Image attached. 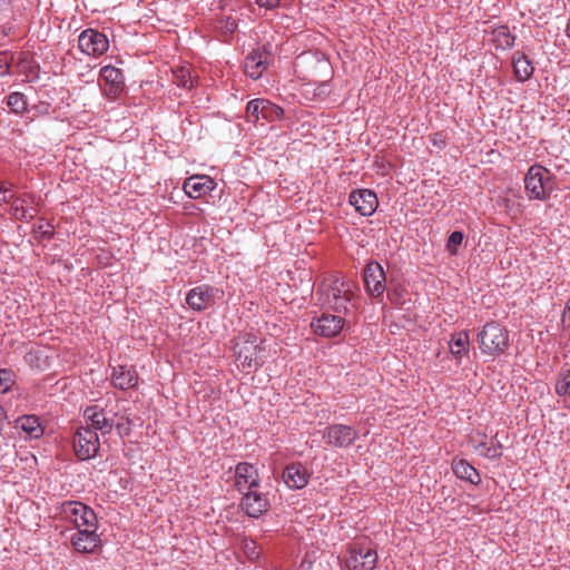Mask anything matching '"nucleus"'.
<instances>
[{
    "mask_svg": "<svg viewBox=\"0 0 570 570\" xmlns=\"http://www.w3.org/2000/svg\"><path fill=\"white\" fill-rule=\"evenodd\" d=\"M317 294L322 304L337 314L347 315L357 304V286L343 277L324 279L317 287Z\"/></svg>",
    "mask_w": 570,
    "mask_h": 570,
    "instance_id": "f257e3e1",
    "label": "nucleus"
},
{
    "mask_svg": "<svg viewBox=\"0 0 570 570\" xmlns=\"http://www.w3.org/2000/svg\"><path fill=\"white\" fill-rule=\"evenodd\" d=\"M476 341L482 354L492 358L503 355L510 347V334L497 321L485 323L478 332Z\"/></svg>",
    "mask_w": 570,
    "mask_h": 570,
    "instance_id": "f03ea898",
    "label": "nucleus"
},
{
    "mask_svg": "<svg viewBox=\"0 0 570 570\" xmlns=\"http://www.w3.org/2000/svg\"><path fill=\"white\" fill-rule=\"evenodd\" d=\"M233 352L237 361L247 372L258 370L263 364V341L252 332L240 333L233 341Z\"/></svg>",
    "mask_w": 570,
    "mask_h": 570,
    "instance_id": "7ed1b4c3",
    "label": "nucleus"
},
{
    "mask_svg": "<svg viewBox=\"0 0 570 570\" xmlns=\"http://www.w3.org/2000/svg\"><path fill=\"white\" fill-rule=\"evenodd\" d=\"M554 175L540 164L532 165L524 175V191L530 200H548L554 191Z\"/></svg>",
    "mask_w": 570,
    "mask_h": 570,
    "instance_id": "20e7f679",
    "label": "nucleus"
},
{
    "mask_svg": "<svg viewBox=\"0 0 570 570\" xmlns=\"http://www.w3.org/2000/svg\"><path fill=\"white\" fill-rule=\"evenodd\" d=\"M377 552L368 543L353 542L348 544L344 556L346 570H374Z\"/></svg>",
    "mask_w": 570,
    "mask_h": 570,
    "instance_id": "39448f33",
    "label": "nucleus"
},
{
    "mask_svg": "<svg viewBox=\"0 0 570 570\" xmlns=\"http://www.w3.org/2000/svg\"><path fill=\"white\" fill-rule=\"evenodd\" d=\"M58 509L61 518L72 523L77 530L98 523L95 511L80 501H65Z\"/></svg>",
    "mask_w": 570,
    "mask_h": 570,
    "instance_id": "423d86ee",
    "label": "nucleus"
},
{
    "mask_svg": "<svg viewBox=\"0 0 570 570\" xmlns=\"http://www.w3.org/2000/svg\"><path fill=\"white\" fill-rule=\"evenodd\" d=\"M118 416V411L112 407H100L99 405H90L83 412V417L95 432L100 431L102 435L109 434L114 429V419Z\"/></svg>",
    "mask_w": 570,
    "mask_h": 570,
    "instance_id": "0eeeda50",
    "label": "nucleus"
},
{
    "mask_svg": "<svg viewBox=\"0 0 570 570\" xmlns=\"http://www.w3.org/2000/svg\"><path fill=\"white\" fill-rule=\"evenodd\" d=\"M323 439L328 446L346 449L358 439V432L351 425L334 423L324 429Z\"/></svg>",
    "mask_w": 570,
    "mask_h": 570,
    "instance_id": "6e6552de",
    "label": "nucleus"
},
{
    "mask_svg": "<svg viewBox=\"0 0 570 570\" xmlns=\"http://www.w3.org/2000/svg\"><path fill=\"white\" fill-rule=\"evenodd\" d=\"M100 448L97 432L91 428H79L73 435V450L79 460H89L96 456Z\"/></svg>",
    "mask_w": 570,
    "mask_h": 570,
    "instance_id": "1a4fd4ad",
    "label": "nucleus"
},
{
    "mask_svg": "<svg viewBox=\"0 0 570 570\" xmlns=\"http://www.w3.org/2000/svg\"><path fill=\"white\" fill-rule=\"evenodd\" d=\"M363 282L366 293L373 298H382L386 291V275L382 265L368 262L363 269Z\"/></svg>",
    "mask_w": 570,
    "mask_h": 570,
    "instance_id": "9d476101",
    "label": "nucleus"
},
{
    "mask_svg": "<svg viewBox=\"0 0 570 570\" xmlns=\"http://www.w3.org/2000/svg\"><path fill=\"white\" fill-rule=\"evenodd\" d=\"M78 47L87 56L100 57L108 50L109 40L105 33L88 28L79 35Z\"/></svg>",
    "mask_w": 570,
    "mask_h": 570,
    "instance_id": "9b49d317",
    "label": "nucleus"
},
{
    "mask_svg": "<svg viewBox=\"0 0 570 570\" xmlns=\"http://www.w3.org/2000/svg\"><path fill=\"white\" fill-rule=\"evenodd\" d=\"M273 61V55L265 46L253 49L245 58V73L254 80L262 77L263 72Z\"/></svg>",
    "mask_w": 570,
    "mask_h": 570,
    "instance_id": "f8f14e48",
    "label": "nucleus"
},
{
    "mask_svg": "<svg viewBox=\"0 0 570 570\" xmlns=\"http://www.w3.org/2000/svg\"><path fill=\"white\" fill-rule=\"evenodd\" d=\"M240 500L242 510L250 518H259L269 509V500L267 495L259 492L258 489L247 490L242 492Z\"/></svg>",
    "mask_w": 570,
    "mask_h": 570,
    "instance_id": "ddd939ff",
    "label": "nucleus"
},
{
    "mask_svg": "<svg viewBox=\"0 0 570 570\" xmlns=\"http://www.w3.org/2000/svg\"><path fill=\"white\" fill-rule=\"evenodd\" d=\"M261 478L256 466L248 462H239L235 468V488L238 492L258 489Z\"/></svg>",
    "mask_w": 570,
    "mask_h": 570,
    "instance_id": "4468645a",
    "label": "nucleus"
},
{
    "mask_svg": "<svg viewBox=\"0 0 570 570\" xmlns=\"http://www.w3.org/2000/svg\"><path fill=\"white\" fill-rule=\"evenodd\" d=\"M345 320L341 315L323 313L311 322V328L316 335L334 337L341 333Z\"/></svg>",
    "mask_w": 570,
    "mask_h": 570,
    "instance_id": "2eb2a0df",
    "label": "nucleus"
},
{
    "mask_svg": "<svg viewBox=\"0 0 570 570\" xmlns=\"http://www.w3.org/2000/svg\"><path fill=\"white\" fill-rule=\"evenodd\" d=\"M98 523L94 527H86L77 530L71 535V544L77 552L90 553L100 546V538L97 534Z\"/></svg>",
    "mask_w": 570,
    "mask_h": 570,
    "instance_id": "dca6fc26",
    "label": "nucleus"
},
{
    "mask_svg": "<svg viewBox=\"0 0 570 570\" xmlns=\"http://www.w3.org/2000/svg\"><path fill=\"white\" fill-rule=\"evenodd\" d=\"M216 186L217 184L212 177L194 175L185 179L183 189L188 197L197 199L209 195Z\"/></svg>",
    "mask_w": 570,
    "mask_h": 570,
    "instance_id": "f3484780",
    "label": "nucleus"
},
{
    "mask_svg": "<svg viewBox=\"0 0 570 570\" xmlns=\"http://www.w3.org/2000/svg\"><path fill=\"white\" fill-rule=\"evenodd\" d=\"M350 204L362 216H371L379 206L376 194L371 189H356L350 194Z\"/></svg>",
    "mask_w": 570,
    "mask_h": 570,
    "instance_id": "a211bd4d",
    "label": "nucleus"
},
{
    "mask_svg": "<svg viewBox=\"0 0 570 570\" xmlns=\"http://www.w3.org/2000/svg\"><path fill=\"white\" fill-rule=\"evenodd\" d=\"M282 478L289 489L301 490L308 483L311 472L303 463L294 462L284 468Z\"/></svg>",
    "mask_w": 570,
    "mask_h": 570,
    "instance_id": "6ab92c4d",
    "label": "nucleus"
},
{
    "mask_svg": "<svg viewBox=\"0 0 570 570\" xmlns=\"http://www.w3.org/2000/svg\"><path fill=\"white\" fill-rule=\"evenodd\" d=\"M99 76L108 87L107 95L109 97L116 98L124 91L125 78L120 69L108 65L100 69Z\"/></svg>",
    "mask_w": 570,
    "mask_h": 570,
    "instance_id": "aec40b11",
    "label": "nucleus"
},
{
    "mask_svg": "<svg viewBox=\"0 0 570 570\" xmlns=\"http://www.w3.org/2000/svg\"><path fill=\"white\" fill-rule=\"evenodd\" d=\"M186 303L194 311H204L214 303V288L208 285H200L191 288Z\"/></svg>",
    "mask_w": 570,
    "mask_h": 570,
    "instance_id": "412c9836",
    "label": "nucleus"
},
{
    "mask_svg": "<svg viewBox=\"0 0 570 570\" xmlns=\"http://www.w3.org/2000/svg\"><path fill=\"white\" fill-rule=\"evenodd\" d=\"M111 384L122 391L132 389L138 383V374L132 366L118 365L112 367Z\"/></svg>",
    "mask_w": 570,
    "mask_h": 570,
    "instance_id": "4be33fe9",
    "label": "nucleus"
},
{
    "mask_svg": "<svg viewBox=\"0 0 570 570\" xmlns=\"http://www.w3.org/2000/svg\"><path fill=\"white\" fill-rule=\"evenodd\" d=\"M452 470L454 474L471 484L478 485L481 482L479 471L464 459H453Z\"/></svg>",
    "mask_w": 570,
    "mask_h": 570,
    "instance_id": "5701e85b",
    "label": "nucleus"
},
{
    "mask_svg": "<svg viewBox=\"0 0 570 570\" xmlns=\"http://www.w3.org/2000/svg\"><path fill=\"white\" fill-rule=\"evenodd\" d=\"M513 72L518 81L524 82L530 79L534 72V67L529 58L520 51L512 57Z\"/></svg>",
    "mask_w": 570,
    "mask_h": 570,
    "instance_id": "b1692460",
    "label": "nucleus"
},
{
    "mask_svg": "<svg viewBox=\"0 0 570 570\" xmlns=\"http://www.w3.org/2000/svg\"><path fill=\"white\" fill-rule=\"evenodd\" d=\"M16 426L20 428L29 439H39L43 435L45 429L37 415H22L16 421Z\"/></svg>",
    "mask_w": 570,
    "mask_h": 570,
    "instance_id": "393cba45",
    "label": "nucleus"
},
{
    "mask_svg": "<svg viewBox=\"0 0 570 570\" xmlns=\"http://www.w3.org/2000/svg\"><path fill=\"white\" fill-rule=\"evenodd\" d=\"M24 362L32 368L37 371H45L50 367V356L47 351L41 347L31 348L23 356Z\"/></svg>",
    "mask_w": 570,
    "mask_h": 570,
    "instance_id": "a878e982",
    "label": "nucleus"
},
{
    "mask_svg": "<svg viewBox=\"0 0 570 570\" xmlns=\"http://www.w3.org/2000/svg\"><path fill=\"white\" fill-rule=\"evenodd\" d=\"M173 81L181 88L193 89L197 85V75L190 66H180L173 71Z\"/></svg>",
    "mask_w": 570,
    "mask_h": 570,
    "instance_id": "bb28decb",
    "label": "nucleus"
},
{
    "mask_svg": "<svg viewBox=\"0 0 570 570\" xmlns=\"http://www.w3.org/2000/svg\"><path fill=\"white\" fill-rule=\"evenodd\" d=\"M450 352L455 358L466 355L470 346V337L466 331H461L451 335L449 342Z\"/></svg>",
    "mask_w": 570,
    "mask_h": 570,
    "instance_id": "cd10ccee",
    "label": "nucleus"
},
{
    "mask_svg": "<svg viewBox=\"0 0 570 570\" xmlns=\"http://www.w3.org/2000/svg\"><path fill=\"white\" fill-rule=\"evenodd\" d=\"M492 41L497 49L507 50L514 46L515 36L508 26H498L492 30Z\"/></svg>",
    "mask_w": 570,
    "mask_h": 570,
    "instance_id": "c85d7f7f",
    "label": "nucleus"
},
{
    "mask_svg": "<svg viewBox=\"0 0 570 570\" xmlns=\"http://www.w3.org/2000/svg\"><path fill=\"white\" fill-rule=\"evenodd\" d=\"M237 26V17L233 16L232 13H223L220 17L216 19L215 28L225 38V41H228V39L236 31Z\"/></svg>",
    "mask_w": 570,
    "mask_h": 570,
    "instance_id": "c756f323",
    "label": "nucleus"
},
{
    "mask_svg": "<svg viewBox=\"0 0 570 570\" xmlns=\"http://www.w3.org/2000/svg\"><path fill=\"white\" fill-rule=\"evenodd\" d=\"M264 99L257 98L250 100L246 106V119L248 122L256 124L263 116Z\"/></svg>",
    "mask_w": 570,
    "mask_h": 570,
    "instance_id": "7c9ffc66",
    "label": "nucleus"
},
{
    "mask_svg": "<svg viewBox=\"0 0 570 570\" xmlns=\"http://www.w3.org/2000/svg\"><path fill=\"white\" fill-rule=\"evenodd\" d=\"M7 106L11 109V111L21 114L27 110V98L22 92H11L7 97Z\"/></svg>",
    "mask_w": 570,
    "mask_h": 570,
    "instance_id": "2f4dec72",
    "label": "nucleus"
},
{
    "mask_svg": "<svg viewBox=\"0 0 570 570\" xmlns=\"http://www.w3.org/2000/svg\"><path fill=\"white\" fill-rule=\"evenodd\" d=\"M556 393L559 396L569 395L570 392V368L562 367L558 374V380L556 383Z\"/></svg>",
    "mask_w": 570,
    "mask_h": 570,
    "instance_id": "473e14b6",
    "label": "nucleus"
},
{
    "mask_svg": "<svg viewBox=\"0 0 570 570\" xmlns=\"http://www.w3.org/2000/svg\"><path fill=\"white\" fill-rule=\"evenodd\" d=\"M35 197L30 194H22L20 196H16L13 194V198L9 204H11V209L13 210V215L17 219H19L20 214H22V210H26L28 203H33Z\"/></svg>",
    "mask_w": 570,
    "mask_h": 570,
    "instance_id": "72a5a7b5",
    "label": "nucleus"
},
{
    "mask_svg": "<svg viewBox=\"0 0 570 570\" xmlns=\"http://www.w3.org/2000/svg\"><path fill=\"white\" fill-rule=\"evenodd\" d=\"M264 109H263V116L262 119L267 121H275L279 120L283 115L284 110L279 106L273 104L272 101L264 99Z\"/></svg>",
    "mask_w": 570,
    "mask_h": 570,
    "instance_id": "f704fd0d",
    "label": "nucleus"
},
{
    "mask_svg": "<svg viewBox=\"0 0 570 570\" xmlns=\"http://www.w3.org/2000/svg\"><path fill=\"white\" fill-rule=\"evenodd\" d=\"M131 420L128 414L124 413L121 415L118 414L116 419H114V428L116 429L118 435L120 438L128 436L131 432Z\"/></svg>",
    "mask_w": 570,
    "mask_h": 570,
    "instance_id": "c9c22d12",
    "label": "nucleus"
},
{
    "mask_svg": "<svg viewBox=\"0 0 570 570\" xmlns=\"http://www.w3.org/2000/svg\"><path fill=\"white\" fill-rule=\"evenodd\" d=\"M16 382V374L11 368H0V387L1 393L10 391L11 386Z\"/></svg>",
    "mask_w": 570,
    "mask_h": 570,
    "instance_id": "e433bc0d",
    "label": "nucleus"
},
{
    "mask_svg": "<svg viewBox=\"0 0 570 570\" xmlns=\"http://www.w3.org/2000/svg\"><path fill=\"white\" fill-rule=\"evenodd\" d=\"M16 53L8 50L0 51V77H4L11 73V66L14 61Z\"/></svg>",
    "mask_w": 570,
    "mask_h": 570,
    "instance_id": "4c0bfd02",
    "label": "nucleus"
},
{
    "mask_svg": "<svg viewBox=\"0 0 570 570\" xmlns=\"http://www.w3.org/2000/svg\"><path fill=\"white\" fill-rule=\"evenodd\" d=\"M464 235L460 230H454L450 234L446 243V249L451 255L458 254V248L462 244Z\"/></svg>",
    "mask_w": 570,
    "mask_h": 570,
    "instance_id": "58836bf2",
    "label": "nucleus"
},
{
    "mask_svg": "<svg viewBox=\"0 0 570 570\" xmlns=\"http://www.w3.org/2000/svg\"><path fill=\"white\" fill-rule=\"evenodd\" d=\"M33 59L30 52L22 51L18 53L17 67L24 73H30L32 69Z\"/></svg>",
    "mask_w": 570,
    "mask_h": 570,
    "instance_id": "ea45409f",
    "label": "nucleus"
},
{
    "mask_svg": "<svg viewBox=\"0 0 570 570\" xmlns=\"http://www.w3.org/2000/svg\"><path fill=\"white\" fill-rule=\"evenodd\" d=\"M243 550L249 560H256L261 556V549L257 543L253 540H244Z\"/></svg>",
    "mask_w": 570,
    "mask_h": 570,
    "instance_id": "a19ab883",
    "label": "nucleus"
},
{
    "mask_svg": "<svg viewBox=\"0 0 570 570\" xmlns=\"http://www.w3.org/2000/svg\"><path fill=\"white\" fill-rule=\"evenodd\" d=\"M502 445L500 442H491L485 450H481V455L487 459H499L502 455Z\"/></svg>",
    "mask_w": 570,
    "mask_h": 570,
    "instance_id": "79ce46f5",
    "label": "nucleus"
},
{
    "mask_svg": "<svg viewBox=\"0 0 570 570\" xmlns=\"http://www.w3.org/2000/svg\"><path fill=\"white\" fill-rule=\"evenodd\" d=\"M487 434L482 432H476L471 435L470 440L473 443L474 450L479 452L481 455V450H485L490 444L487 442Z\"/></svg>",
    "mask_w": 570,
    "mask_h": 570,
    "instance_id": "37998d69",
    "label": "nucleus"
},
{
    "mask_svg": "<svg viewBox=\"0 0 570 570\" xmlns=\"http://www.w3.org/2000/svg\"><path fill=\"white\" fill-rule=\"evenodd\" d=\"M13 185L8 181H0V204H9L13 198Z\"/></svg>",
    "mask_w": 570,
    "mask_h": 570,
    "instance_id": "c03bdc74",
    "label": "nucleus"
},
{
    "mask_svg": "<svg viewBox=\"0 0 570 570\" xmlns=\"http://www.w3.org/2000/svg\"><path fill=\"white\" fill-rule=\"evenodd\" d=\"M35 232L39 233V240H49L55 235V227L50 223H47L46 225L40 224L37 226Z\"/></svg>",
    "mask_w": 570,
    "mask_h": 570,
    "instance_id": "a18cd8bd",
    "label": "nucleus"
},
{
    "mask_svg": "<svg viewBox=\"0 0 570 570\" xmlns=\"http://www.w3.org/2000/svg\"><path fill=\"white\" fill-rule=\"evenodd\" d=\"M430 141L433 146L442 149L446 146L445 137L442 132H434L430 135Z\"/></svg>",
    "mask_w": 570,
    "mask_h": 570,
    "instance_id": "49530a36",
    "label": "nucleus"
},
{
    "mask_svg": "<svg viewBox=\"0 0 570 570\" xmlns=\"http://www.w3.org/2000/svg\"><path fill=\"white\" fill-rule=\"evenodd\" d=\"M38 209L36 207H28L26 210H22V214L19 216V220L30 222L36 217Z\"/></svg>",
    "mask_w": 570,
    "mask_h": 570,
    "instance_id": "de8ad7c7",
    "label": "nucleus"
},
{
    "mask_svg": "<svg viewBox=\"0 0 570 570\" xmlns=\"http://www.w3.org/2000/svg\"><path fill=\"white\" fill-rule=\"evenodd\" d=\"M281 0H255L259 8L272 10L278 7Z\"/></svg>",
    "mask_w": 570,
    "mask_h": 570,
    "instance_id": "09e8293b",
    "label": "nucleus"
},
{
    "mask_svg": "<svg viewBox=\"0 0 570 570\" xmlns=\"http://www.w3.org/2000/svg\"><path fill=\"white\" fill-rule=\"evenodd\" d=\"M387 298L390 299L391 304H393V305H402L403 304L401 294L396 289H389Z\"/></svg>",
    "mask_w": 570,
    "mask_h": 570,
    "instance_id": "8fccbe9b",
    "label": "nucleus"
},
{
    "mask_svg": "<svg viewBox=\"0 0 570 570\" xmlns=\"http://www.w3.org/2000/svg\"><path fill=\"white\" fill-rule=\"evenodd\" d=\"M312 568V562L307 559H304L301 563V570H307Z\"/></svg>",
    "mask_w": 570,
    "mask_h": 570,
    "instance_id": "3c124183",
    "label": "nucleus"
},
{
    "mask_svg": "<svg viewBox=\"0 0 570 570\" xmlns=\"http://www.w3.org/2000/svg\"><path fill=\"white\" fill-rule=\"evenodd\" d=\"M2 3H9V0H0V6H1Z\"/></svg>",
    "mask_w": 570,
    "mask_h": 570,
    "instance_id": "603ef678",
    "label": "nucleus"
}]
</instances>
